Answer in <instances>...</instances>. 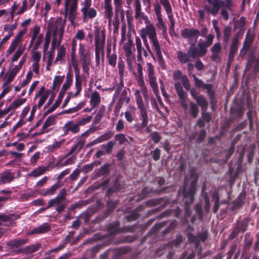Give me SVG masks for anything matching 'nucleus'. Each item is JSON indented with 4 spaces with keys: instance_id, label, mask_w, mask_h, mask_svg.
<instances>
[{
    "instance_id": "1",
    "label": "nucleus",
    "mask_w": 259,
    "mask_h": 259,
    "mask_svg": "<svg viewBox=\"0 0 259 259\" xmlns=\"http://www.w3.org/2000/svg\"><path fill=\"white\" fill-rule=\"evenodd\" d=\"M140 36L143 40L146 39L147 36L148 37L158 58L161 59V49L157 39L156 29L154 24L149 23L148 25H146L145 27L140 30Z\"/></svg>"
},
{
    "instance_id": "2",
    "label": "nucleus",
    "mask_w": 259,
    "mask_h": 259,
    "mask_svg": "<svg viewBox=\"0 0 259 259\" xmlns=\"http://www.w3.org/2000/svg\"><path fill=\"white\" fill-rule=\"evenodd\" d=\"M197 177L192 181L190 184V188L188 190L187 189L186 185L188 183V179L185 178L184 186L183 189V195L184 197V202L186 207L185 213L187 216H189L191 214L190 206L194 200V197L196 193V185Z\"/></svg>"
},
{
    "instance_id": "3",
    "label": "nucleus",
    "mask_w": 259,
    "mask_h": 259,
    "mask_svg": "<svg viewBox=\"0 0 259 259\" xmlns=\"http://www.w3.org/2000/svg\"><path fill=\"white\" fill-rule=\"evenodd\" d=\"M80 12L83 22L93 19L97 16V11L92 7V0H82L80 3Z\"/></svg>"
},
{
    "instance_id": "4",
    "label": "nucleus",
    "mask_w": 259,
    "mask_h": 259,
    "mask_svg": "<svg viewBox=\"0 0 259 259\" xmlns=\"http://www.w3.org/2000/svg\"><path fill=\"white\" fill-rule=\"evenodd\" d=\"M123 87V82L122 80L120 81V83L118 85L116 91L114 93V97H118V102L116 105V108H120L123 103H128L130 101V98L127 95V91L128 89H122Z\"/></svg>"
},
{
    "instance_id": "5",
    "label": "nucleus",
    "mask_w": 259,
    "mask_h": 259,
    "mask_svg": "<svg viewBox=\"0 0 259 259\" xmlns=\"http://www.w3.org/2000/svg\"><path fill=\"white\" fill-rule=\"evenodd\" d=\"M146 72L148 75V81L151 87L153 92L157 96L158 101H161L160 98L158 95V87L156 77L155 75V72L153 65L151 63L146 64Z\"/></svg>"
},
{
    "instance_id": "6",
    "label": "nucleus",
    "mask_w": 259,
    "mask_h": 259,
    "mask_svg": "<svg viewBox=\"0 0 259 259\" xmlns=\"http://www.w3.org/2000/svg\"><path fill=\"white\" fill-rule=\"evenodd\" d=\"M65 23L66 19H63L59 17L56 18L54 23L49 24V28L51 31L53 32L54 35L59 34L58 45H60L62 39Z\"/></svg>"
},
{
    "instance_id": "7",
    "label": "nucleus",
    "mask_w": 259,
    "mask_h": 259,
    "mask_svg": "<svg viewBox=\"0 0 259 259\" xmlns=\"http://www.w3.org/2000/svg\"><path fill=\"white\" fill-rule=\"evenodd\" d=\"M105 37L104 34L97 35L95 36V55L96 64L99 65L101 58H103L104 52Z\"/></svg>"
},
{
    "instance_id": "8",
    "label": "nucleus",
    "mask_w": 259,
    "mask_h": 259,
    "mask_svg": "<svg viewBox=\"0 0 259 259\" xmlns=\"http://www.w3.org/2000/svg\"><path fill=\"white\" fill-rule=\"evenodd\" d=\"M207 3L205 4L203 8L204 10L212 15L216 16L220 9L225 6V2L222 0H204Z\"/></svg>"
},
{
    "instance_id": "9",
    "label": "nucleus",
    "mask_w": 259,
    "mask_h": 259,
    "mask_svg": "<svg viewBox=\"0 0 259 259\" xmlns=\"http://www.w3.org/2000/svg\"><path fill=\"white\" fill-rule=\"evenodd\" d=\"M123 49L127 64L129 67H131L136 59L135 55V49L133 46L132 41L131 39H128L124 44Z\"/></svg>"
},
{
    "instance_id": "10",
    "label": "nucleus",
    "mask_w": 259,
    "mask_h": 259,
    "mask_svg": "<svg viewBox=\"0 0 259 259\" xmlns=\"http://www.w3.org/2000/svg\"><path fill=\"white\" fill-rule=\"evenodd\" d=\"M153 8L157 20V22L156 24V27L158 29L162 30L163 33H166L167 27L162 18L160 4L156 1L153 4Z\"/></svg>"
},
{
    "instance_id": "11",
    "label": "nucleus",
    "mask_w": 259,
    "mask_h": 259,
    "mask_svg": "<svg viewBox=\"0 0 259 259\" xmlns=\"http://www.w3.org/2000/svg\"><path fill=\"white\" fill-rule=\"evenodd\" d=\"M200 31L197 29L186 28L182 30L181 35L185 39L195 43L200 35Z\"/></svg>"
},
{
    "instance_id": "12",
    "label": "nucleus",
    "mask_w": 259,
    "mask_h": 259,
    "mask_svg": "<svg viewBox=\"0 0 259 259\" xmlns=\"http://www.w3.org/2000/svg\"><path fill=\"white\" fill-rule=\"evenodd\" d=\"M84 144V140L80 138H78L76 143L71 147L69 152L57 161V164H59L63 159L67 158L71 155L75 156L81 150Z\"/></svg>"
},
{
    "instance_id": "13",
    "label": "nucleus",
    "mask_w": 259,
    "mask_h": 259,
    "mask_svg": "<svg viewBox=\"0 0 259 259\" xmlns=\"http://www.w3.org/2000/svg\"><path fill=\"white\" fill-rule=\"evenodd\" d=\"M214 39V35L209 34L206 36L205 41L200 40L198 43V50L200 55L203 57L207 53V48L212 44Z\"/></svg>"
},
{
    "instance_id": "14",
    "label": "nucleus",
    "mask_w": 259,
    "mask_h": 259,
    "mask_svg": "<svg viewBox=\"0 0 259 259\" xmlns=\"http://www.w3.org/2000/svg\"><path fill=\"white\" fill-rule=\"evenodd\" d=\"M66 204L65 203L64 201L58 199L57 197H55L53 199H50L48 201V206L46 208L55 207L56 210L58 212L60 213L62 212L65 208L66 207Z\"/></svg>"
},
{
    "instance_id": "15",
    "label": "nucleus",
    "mask_w": 259,
    "mask_h": 259,
    "mask_svg": "<svg viewBox=\"0 0 259 259\" xmlns=\"http://www.w3.org/2000/svg\"><path fill=\"white\" fill-rule=\"evenodd\" d=\"M166 12L167 17L170 21L169 25V33L171 34V31L174 32V28L175 26V19L173 16L172 7L170 3L162 6Z\"/></svg>"
},
{
    "instance_id": "16",
    "label": "nucleus",
    "mask_w": 259,
    "mask_h": 259,
    "mask_svg": "<svg viewBox=\"0 0 259 259\" xmlns=\"http://www.w3.org/2000/svg\"><path fill=\"white\" fill-rule=\"evenodd\" d=\"M62 130L64 135L67 134L69 132L75 134L79 132L80 128L77 123H75L71 120L67 121L62 127Z\"/></svg>"
},
{
    "instance_id": "17",
    "label": "nucleus",
    "mask_w": 259,
    "mask_h": 259,
    "mask_svg": "<svg viewBox=\"0 0 259 259\" xmlns=\"http://www.w3.org/2000/svg\"><path fill=\"white\" fill-rule=\"evenodd\" d=\"M222 47L219 42L215 43L210 49L211 55L210 56L211 59L216 62H218L220 60L221 52Z\"/></svg>"
},
{
    "instance_id": "18",
    "label": "nucleus",
    "mask_w": 259,
    "mask_h": 259,
    "mask_svg": "<svg viewBox=\"0 0 259 259\" xmlns=\"http://www.w3.org/2000/svg\"><path fill=\"white\" fill-rule=\"evenodd\" d=\"M259 70V58L253 57L247 63L245 72L251 71L257 72Z\"/></svg>"
},
{
    "instance_id": "19",
    "label": "nucleus",
    "mask_w": 259,
    "mask_h": 259,
    "mask_svg": "<svg viewBox=\"0 0 259 259\" xmlns=\"http://www.w3.org/2000/svg\"><path fill=\"white\" fill-rule=\"evenodd\" d=\"M61 186L62 185L59 183H56L51 186L50 187L46 189H43L41 192V195L44 196H53L56 193L57 190L61 188Z\"/></svg>"
},
{
    "instance_id": "20",
    "label": "nucleus",
    "mask_w": 259,
    "mask_h": 259,
    "mask_svg": "<svg viewBox=\"0 0 259 259\" xmlns=\"http://www.w3.org/2000/svg\"><path fill=\"white\" fill-rule=\"evenodd\" d=\"M19 71L20 70L15 67L12 69H9L6 73L5 77V84L8 85L10 82H11Z\"/></svg>"
},
{
    "instance_id": "21",
    "label": "nucleus",
    "mask_w": 259,
    "mask_h": 259,
    "mask_svg": "<svg viewBox=\"0 0 259 259\" xmlns=\"http://www.w3.org/2000/svg\"><path fill=\"white\" fill-rule=\"evenodd\" d=\"M73 75L71 73H67L66 76V80L63 83L59 93L64 96L65 92L71 87L73 81Z\"/></svg>"
},
{
    "instance_id": "22",
    "label": "nucleus",
    "mask_w": 259,
    "mask_h": 259,
    "mask_svg": "<svg viewBox=\"0 0 259 259\" xmlns=\"http://www.w3.org/2000/svg\"><path fill=\"white\" fill-rule=\"evenodd\" d=\"M50 230V226L48 224H44L38 227L34 228L28 233V235L39 234L47 232Z\"/></svg>"
},
{
    "instance_id": "23",
    "label": "nucleus",
    "mask_w": 259,
    "mask_h": 259,
    "mask_svg": "<svg viewBox=\"0 0 259 259\" xmlns=\"http://www.w3.org/2000/svg\"><path fill=\"white\" fill-rule=\"evenodd\" d=\"M65 19H66L68 16V20L70 22L71 25L75 26V20L77 15V10H64Z\"/></svg>"
},
{
    "instance_id": "24",
    "label": "nucleus",
    "mask_w": 259,
    "mask_h": 259,
    "mask_svg": "<svg viewBox=\"0 0 259 259\" xmlns=\"http://www.w3.org/2000/svg\"><path fill=\"white\" fill-rule=\"evenodd\" d=\"M14 173L9 171L2 173L0 177V185L10 183L14 179Z\"/></svg>"
},
{
    "instance_id": "25",
    "label": "nucleus",
    "mask_w": 259,
    "mask_h": 259,
    "mask_svg": "<svg viewBox=\"0 0 259 259\" xmlns=\"http://www.w3.org/2000/svg\"><path fill=\"white\" fill-rule=\"evenodd\" d=\"M190 241L195 242L196 245H198L199 241H204L207 238V233L203 232L198 234L197 236H193L192 234H189L188 235Z\"/></svg>"
},
{
    "instance_id": "26",
    "label": "nucleus",
    "mask_w": 259,
    "mask_h": 259,
    "mask_svg": "<svg viewBox=\"0 0 259 259\" xmlns=\"http://www.w3.org/2000/svg\"><path fill=\"white\" fill-rule=\"evenodd\" d=\"M138 83L141 88V91L142 93L145 100L146 102H148L149 95L148 89L145 84L143 76L142 77L138 76Z\"/></svg>"
},
{
    "instance_id": "27",
    "label": "nucleus",
    "mask_w": 259,
    "mask_h": 259,
    "mask_svg": "<svg viewBox=\"0 0 259 259\" xmlns=\"http://www.w3.org/2000/svg\"><path fill=\"white\" fill-rule=\"evenodd\" d=\"M238 42L237 38H234L230 46V52L229 55V61L231 63L234 59V56L238 50Z\"/></svg>"
},
{
    "instance_id": "28",
    "label": "nucleus",
    "mask_w": 259,
    "mask_h": 259,
    "mask_svg": "<svg viewBox=\"0 0 259 259\" xmlns=\"http://www.w3.org/2000/svg\"><path fill=\"white\" fill-rule=\"evenodd\" d=\"M110 164H105L99 169L95 171V176L96 177H106L109 172Z\"/></svg>"
},
{
    "instance_id": "29",
    "label": "nucleus",
    "mask_w": 259,
    "mask_h": 259,
    "mask_svg": "<svg viewBox=\"0 0 259 259\" xmlns=\"http://www.w3.org/2000/svg\"><path fill=\"white\" fill-rule=\"evenodd\" d=\"M101 102V97L99 92L94 91L91 95L90 103L92 109L96 108Z\"/></svg>"
},
{
    "instance_id": "30",
    "label": "nucleus",
    "mask_w": 259,
    "mask_h": 259,
    "mask_svg": "<svg viewBox=\"0 0 259 259\" xmlns=\"http://www.w3.org/2000/svg\"><path fill=\"white\" fill-rule=\"evenodd\" d=\"M135 42L138 52L137 60L138 61L141 62L142 61V52L145 49L142 46L141 40L139 36L136 37Z\"/></svg>"
},
{
    "instance_id": "31",
    "label": "nucleus",
    "mask_w": 259,
    "mask_h": 259,
    "mask_svg": "<svg viewBox=\"0 0 259 259\" xmlns=\"http://www.w3.org/2000/svg\"><path fill=\"white\" fill-rule=\"evenodd\" d=\"M194 99L198 105L201 107V112L206 111L208 102L206 99L202 96H195Z\"/></svg>"
},
{
    "instance_id": "32",
    "label": "nucleus",
    "mask_w": 259,
    "mask_h": 259,
    "mask_svg": "<svg viewBox=\"0 0 259 259\" xmlns=\"http://www.w3.org/2000/svg\"><path fill=\"white\" fill-rule=\"evenodd\" d=\"M27 242V239H18L10 240L7 242V245L11 248L15 247H18Z\"/></svg>"
},
{
    "instance_id": "33",
    "label": "nucleus",
    "mask_w": 259,
    "mask_h": 259,
    "mask_svg": "<svg viewBox=\"0 0 259 259\" xmlns=\"http://www.w3.org/2000/svg\"><path fill=\"white\" fill-rule=\"evenodd\" d=\"M140 112V116L141 117L142 122L141 126L142 127H146L148 123V116L147 113L146 108L145 106L139 108Z\"/></svg>"
},
{
    "instance_id": "34",
    "label": "nucleus",
    "mask_w": 259,
    "mask_h": 259,
    "mask_svg": "<svg viewBox=\"0 0 259 259\" xmlns=\"http://www.w3.org/2000/svg\"><path fill=\"white\" fill-rule=\"evenodd\" d=\"M105 15L108 19L109 21H111L113 16L112 7L111 2H104Z\"/></svg>"
},
{
    "instance_id": "35",
    "label": "nucleus",
    "mask_w": 259,
    "mask_h": 259,
    "mask_svg": "<svg viewBox=\"0 0 259 259\" xmlns=\"http://www.w3.org/2000/svg\"><path fill=\"white\" fill-rule=\"evenodd\" d=\"M177 57L181 63H186L190 61V57L188 53L186 54L181 51H177Z\"/></svg>"
},
{
    "instance_id": "36",
    "label": "nucleus",
    "mask_w": 259,
    "mask_h": 259,
    "mask_svg": "<svg viewBox=\"0 0 259 259\" xmlns=\"http://www.w3.org/2000/svg\"><path fill=\"white\" fill-rule=\"evenodd\" d=\"M65 140L62 139L59 141H55L52 145L48 146L47 149L49 152H53L58 149L64 143Z\"/></svg>"
},
{
    "instance_id": "37",
    "label": "nucleus",
    "mask_w": 259,
    "mask_h": 259,
    "mask_svg": "<svg viewBox=\"0 0 259 259\" xmlns=\"http://www.w3.org/2000/svg\"><path fill=\"white\" fill-rule=\"evenodd\" d=\"M64 79V76H56L53 80L52 89L53 91H57L59 89L60 84Z\"/></svg>"
},
{
    "instance_id": "38",
    "label": "nucleus",
    "mask_w": 259,
    "mask_h": 259,
    "mask_svg": "<svg viewBox=\"0 0 259 259\" xmlns=\"http://www.w3.org/2000/svg\"><path fill=\"white\" fill-rule=\"evenodd\" d=\"M193 43L189 48L188 50V53L189 54L190 58L195 59L198 57H202L201 55H200V53L198 50L196 49Z\"/></svg>"
},
{
    "instance_id": "39",
    "label": "nucleus",
    "mask_w": 259,
    "mask_h": 259,
    "mask_svg": "<svg viewBox=\"0 0 259 259\" xmlns=\"http://www.w3.org/2000/svg\"><path fill=\"white\" fill-rule=\"evenodd\" d=\"M78 0H65L64 10H77Z\"/></svg>"
},
{
    "instance_id": "40",
    "label": "nucleus",
    "mask_w": 259,
    "mask_h": 259,
    "mask_svg": "<svg viewBox=\"0 0 259 259\" xmlns=\"http://www.w3.org/2000/svg\"><path fill=\"white\" fill-rule=\"evenodd\" d=\"M64 95L59 93L58 98L55 101V103L53 104L52 106H51L49 109H48L46 111V114H50L53 112L59 106L60 104L61 103L62 100L64 97Z\"/></svg>"
},
{
    "instance_id": "41",
    "label": "nucleus",
    "mask_w": 259,
    "mask_h": 259,
    "mask_svg": "<svg viewBox=\"0 0 259 259\" xmlns=\"http://www.w3.org/2000/svg\"><path fill=\"white\" fill-rule=\"evenodd\" d=\"M189 109L188 112H190V114L194 118L197 116L199 113V108L197 105L195 103L191 101L189 103Z\"/></svg>"
},
{
    "instance_id": "42",
    "label": "nucleus",
    "mask_w": 259,
    "mask_h": 259,
    "mask_svg": "<svg viewBox=\"0 0 259 259\" xmlns=\"http://www.w3.org/2000/svg\"><path fill=\"white\" fill-rule=\"evenodd\" d=\"M48 170L47 167L39 166L37 168L32 170L29 176L37 177L44 174L46 171Z\"/></svg>"
},
{
    "instance_id": "43",
    "label": "nucleus",
    "mask_w": 259,
    "mask_h": 259,
    "mask_svg": "<svg viewBox=\"0 0 259 259\" xmlns=\"http://www.w3.org/2000/svg\"><path fill=\"white\" fill-rule=\"evenodd\" d=\"M66 49L63 46H60L57 51V57L55 59V62L61 61L62 62L65 56Z\"/></svg>"
},
{
    "instance_id": "44",
    "label": "nucleus",
    "mask_w": 259,
    "mask_h": 259,
    "mask_svg": "<svg viewBox=\"0 0 259 259\" xmlns=\"http://www.w3.org/2000/svg\"><path fill=\"white\" fill-rule=\"evenodd\" d=\"M55 120V118L54 116H50L48 117L42 127V133L48 132V130L47 128L53 125L54 123Z\"/></svg>"
},
{
    "instance_id": "45",
    "label": "nucleus",
    "mask_w": 259,
    "mask_h": 259,
    "mask_svg": "<svg viewBox=\"0 0 259 259\" xmlns=\"http://www.w3.org/2000/svg\"><path fill=\"white\" fill-rule=\"evenodd\" d=\"M76 159V157L75 155H71L70 157L67 158L64 162L61 163L63 159L59 164L56 163L57 165H59L60 167L66 166L68 165H71L75 163Z\"/></svg>"
},
{
    "instance_id": "46",
    "label": "nucleus",
    "mask_w": 259,
    "mask_h": 259,
    "mask_svg": "<svg viewBox=\"0 0 259 259\" xmlns=\"http://www.w3.org/2000/svg\"><path fill=\"white\" fill-rule=\"evenodd\" d=\"M141 91L137 90L135 91L134 94L136 103L138 108L145 106L143 100L141 95Z\"/></svg>"
},
{
    "instance_id": "47",
    "label": "nucleus",
    "mask_w": 259,
    "mask_h": 259,
    "mask_svg": "<svg viewBox=\"0 0 259 259\" xmlns=\"http://www.w3.org/2000/svg\"><path fill=\"white\" fill-rule=\"evenodd\" d=\"M25 50V47L24 46L20 45L19 48L15 54L12 58L11 61L12 62L17 61L19 57L22 55Z\"/></svg>"
},
{
    "instance_id": "48",
    "label": "nucleus",
    "mask_w": 259,
    "mask_h": 259,
    "mask_svg": "<svg viewBox=\"0 0 259 259\" xmlns=\"http://www.w3.org/2000/svg\"><path fill=\"white\" fill-rule=\"evenodd\" d=\"M114 145L115 143L112 141H110L107 144L102 145L101 147L103 149L105 150L106 153L109 154L111 153L112 150Z\"/></svg>"
},
{
    "instance_id": "49",
    "label": "nucleus",
    "mask_w": 259,
    "mask_h": 259,
    "mask_svg": "<svg viewBox=\"0 0 259 259\" xmlns=\"http://www.w3.org/2000/svg\"><path fill=\"white\" fill-rule=\"evenodd\" d=\"M79 55L81 62L91 61V53L90 49H88L85 52Z\"/></svg>"
},
{
    "instance_id": "50",
    "label": "nucleus",
    "mask_w": 259,
    "mask_h": 259,
    "mask_svg": "<svg viewBox=\"0 0 259 259\" xmlns=\"http://www.w3.org/2000/svg\"><path fill=\"white\" fill-rule=\"evenodd\" d=\"M75 87L76 91L74 94H72V96L73 97H76L78 95H79L82 90L81 81L79 80L78 78H76L75 79Z\"/></svg>"
},
{
    "instance_id": "51",
    "label": "nucleus",
    "mask_w": 259,
    "mask_h": 259,
    "mask_svg": "<svg viewBox=\"0 0 259 259\" xmlns=\"http://www.w3.org/2000/svg\"><path fill=\"white\" fill-rule=\"evenodd\" d=\"M100 163V162L99 161H94L92 163L86 164L83 166L82 170L84 172H88L89 171H91V170H93V169L94 168V167L95 166H97Z\"/></svg>"
},
{
    "instance_id": "52",
    "label": "nucleus",
    "mask_w": 259,
    "mask_h": 259,
    "mask_svg": "<svg viewBox=\"0 0 259 259\" xmlns=\"http://www.w3.org/2000/svg\"><path fill=\"white\" fill-rule=\"evenodd\" d=\"M175 87L179 97L183 98L184 94H186V93L184 92L181 83L179 81L176 82L175 83Z\"/></svg>"
},
{
    "instance_id": "53",
    "label": "nucleus",
    "mask_w": 259,
    "mask_h": 259,
    "mask_svg": "<svg viewBox=\"0 0 259 259\" xmlns=\"http://www.w3.org/2000/svg\"><path fill=\"white\" fill-rule=\"evenodd\" d=\"M50 93V91L48 90L46 91L45 94L42 95V96H39V99L38 102L37 107L40 108L42 105L45 103L47 99H48L49 94Z\"/></svg>"
},
{
    "instance_id": "54",
    "label": "nucleus",
    "mask_w": 259,
    "mask_h": 259,
    "mask_svg": "<svg viewBox=\"0 0 259 259\" xmlns=\"http://www.w3.org/2000/svg\"><path fill=\"white\" fill-rule=\"evenodd\" d=\"M113 136V134L111 131H108L99 137L101 143L106 141L110 139Z\"/></svg>"
},
{
    "instance_id": "55",
    "label": "nucleus",
    "mask_w": 259,
    "mask_h": 259,
    "mask_svg": "<svg viewBox=\"0 0 259 259\" xmlns=\"http://www.w3.org/2000/svg\"><path fill=\"white\" fill-rule=\"evenodd\" d=\"M27 101L26 98L17 99L12 103L14 109L23 105Z\"/></svg>"
},
{
    "instance_id": "56",
    "label": "nucleus",
    "mask_w": 259,
    "mask_h": 259,
    "mask_svg": "<svg viewBox=\"0 0 259 259\" xmlns=\"http://www.w3.org/2000/svg\"><path fill=\"white\" fill-rule=\"evenodd\" d=\"M39 245H31L26 247L24 251L26 253H31L36 251L39 248Z\"/></svg>"
},
{
    "instance_id": "57",
    "label": "nucleus",
    "mask_w": 259,
    "mask_h": 259,
    "mask_svg": "<svg viewBox=\"0 0 259 259\" xmlns=\"http://www.w3.org/2000/svg\"><path fill=\"white\" fill-rule=\"evenodd\" d=\"M27 30L26 29H23L19 31L17 35L16 36L15 39L13 40L18 44H19L23 37L25 34L26 33Z\"/></svg>"
},
{
    "instance_id": "58",
    "label": "nucleus",
    "mask_w": 259,
    "mask_h": 259,
    "mask_svg": "<svg viewBox=\"0 0 259 259\" xmlns=\"http://www.w3.org/2000/svg\"><path fill=\"white\" fill-rule=\"evenodd\" d=\"M107 58H108L109 64L111 66H112L113 67H115L116 66V60H117L116 55L115 54L108 55Z\"/></svg>"
},
{
    "instance_id": "59",
    "label": "nucleus",
    "mask_w": 259,
    "mask_h": 259,
    "mask_svg": "<svg viewBox=\"0 0 259 259\" xmlns=\"http://www.w3.org/2000/svg\"><path fill=\"white\" fill-rule=\"evenodd\" d=\"M231 28L230 26H226L224 29V41L227 42L231 35Z\"/></svg>"
},
{
    "instance_id": "60",
    "label": "nucleus",
    "mask_w": 259,
    "mask_h": 259,
    "mask_svg": "<svg viewBox=\"0 0 259 259\" xmlns=\"http://www.w3.org/2000/svg\"><path fill=\"white\" fill-rule=\"evenodd\" d=\"M115 139L116 141H118L119 144L121 145L125 142H127V140L125 138V135L123 134H119L115 136Z\"/></svg>"
},
{
    "instance_id": "61",
    "label": "nucleus",
    "mask_w": 259,
    "mask_h": 259,
    "mask_svg": "<svg viewBox=\"0 0 259 259\" xmlns=\"http://www.w3.org/2000/svg\"><path fill=\"white\" fill-rule=\"evenodd\" d=\"M115 11L116 12L122 11L123 13L122 8V0H113Z\"/></svg>"
},
{
    "instance_id": "62",
    "label": "nucleus",
    "mask_w": 259,
    "mask_h": 259,
    "mask_svg": "<svg viewBox=\"0 0 259 259\" xmlns=\"http://www.w3.org/2000/svg\"><path fill=\"white\" fill-rule=\"evenodd\" d=\"M67 195V190L65 188H62L59 191V193L57 195L56 197L58 199L64 201L66 199V196Z\"/></svg>"
},
{
    "instance_id": "63",
    "label": "nucleus",
    "mask_w": 259,
    "mask_h": 259,
    "mask_svg": "<svg viewBox=\"0 0 259 259\" xmlns=\"http://www.w3.org/2000/svg\"><path fill=\"white\" fill-rule=\"evenodd\" d=\"M92 116H88L86 117L81 118L77 123L79 126L80 125H84L85 124L89 123L91 121V120H92Z\"/></svg>"
},
{
    "instance_id": "64",
    "label": "nucleus",
    "mask_w": 259,
    "mask_h": 259,
    "mask_svg": "<svg viewBox=\"0 0 259 259\" xmlns=\"http://www.w3.org/2000/svg\"><path fill=\"white\" fill-rule=\"evenodd\" d=\"M245 241H244V249L247 250L248 249L252 243V239L250 238L249 236H247L246 235L245 236Z\"/></svg>"
}]
</instances>
